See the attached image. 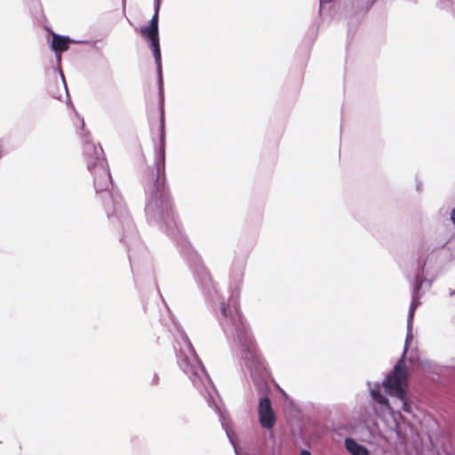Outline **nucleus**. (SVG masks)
Returning a JSON list of instances; mask_svg holds the SVG:
<instances>
[{
  "mask_svg": "<svg viewBox=\"0 0 455 455\" xmlns=\"http://www.w3.org/2000/svg\"><path fill=\"white\" fill-rule=\"evenodd\" d=\"M406 362L411 367L423 368L425 362L419 360L421 364H411L408 356L403 357L397 362L392 372H390L382 384L368 382L370 395L374 402L383 406L388 412V416L383 418V422L391 435H395V442L399 444H405L408 439L413 435L414 430L412 425L406 420L399 411H395L389 404L387 396L381 393L384 387L385 392L390 396L395 397L402 402V409L407 413L411 412V403L407 399L408 387V367Z\"/></svg>",
  "mask_w": 455,
  "mask_h": 455,
  "instance_id": "f257e3e1",
  "label": "nucleus"
},
{
  "mask_svg": "<svg viewBox=\"0 0 455 455\" xmlns=\"http://www.w3.org/2000/svg\"><path fill=\"white\" fill-rule=\"evenodd\" d=\"M220 307L222 315L220 323L223 331L228 339L233 340L253 381L256 384L264 383L268 377L265 362L259 355L254 339L236 303L227 302L220 298Z\"/></svg>",
  "mask_w": 455,
  "mask_h": 455,
  "instance_id": "f03ea898",
  "label": "nucleus"
},
{
  "mask_svg": "<svg viewBox=\"0 0 455 455\" xmlns=\"http://www.w3.org/2000/svg\"><path fill=\"white\" fill-rule=\"evenodd\" d=\"M175 348L180 368L189 378L195 387L200 391L202 395L207 401L208 405L213 408L219 415L221 426L232 443L236 455H240L236 448L235 433L232 428L231 420L219 405L217 391L212 386V383L202 365L201 361L185 333H179L177 347H175Z\"/></svg>",
  "mask_w": 455,
  "mask_h": 455,
  "instance_id": "7ed1b4c3",
  "label": "nucleus"
},
{
  "mask_svg": "<svg viewBox=\"0 0 455 455\" xmlns=\"http://www.w3.org/2000/svg\"><path fill=\"white\" fill-rule=\"evenodd\" d=\"M155 164L156 179L150 180L146 187L145 212L147 218L151 222L164 223L169 228L173 227L178 229L170 195L162 175L164 169V149L163 147H159L156 150Z\"/></svg>",
  "mask_w": 455,
  "mask_h": 455,
  "instance_id": "20e7f679",
  "label": "nucleus"
},
{
  "mask_svg": "<svg viewBox=\"0 0 455 455\" xmlns=\"http://www.w3.org/2000/svg\"><path fill=\"white\" fill-rule=\"evenodd\" d=\"M84 151L87 159L88 169L93 175L96 192L108 193L113 184L109 170L102 156V148L86 140Z\"/></svg>",
  "mask_w": 455,
  "mask_h": 455,
  "instance_id": "39448f33",
  "label": "nucleus"
},
{
  "mask_svg": "<svg viewBox=\"0 0 455 455\" xmlns=\"http://www.w3.org/2000/svg\"><path fill=\"white\" fill-rule=\"evenodd\" d=\"M161 0H155V13L148 26L141 27L139 31L141 36L147 38L150 43V47L157 66V72L159 79H162V64H161V51L158 36V13L160 9Z\"/></svg>",
  "mask_w": 455,
  "mask_h": 455,
  "instance_id": "423d86ee",
  "label": "nucleus"
},
{
  "mask_svg": "<svg viewBox=\"0 0 455 455\" xmlns=\"http://www.w3.org/2000/svg\"><path fill=\"white\" fill-rule=\"evenodd\" d=\"M419 298L418 296V291H414V293L412 295V299L411 302V306L409 308L408 313V319H407V335L405 339V344H404V350L403 355L404 356H408V360L411 364L414 363H422L419 362V356L417 349L412 347V341H413V334H412V322L414 317V313L416 311V308L419 305Z\"/></svg>",
  "mask_w": 455,
  "mask_h": 455,
  "instance_id": "0eeeda50",
  "label": "nucleus"
},
{
  "mask_svg": "<svg viewBox=\"0 0 455 455\" xmlns=\"http://www.w3.org/2000/svg\"><path fill=\"white\" fill-rule=\"evenodd\" d=\"M105 207L108 217L111 221H114V218H116L120 220L122 225H126L127 227L131 226L132 222L130 217L123 200L119 196L109 194V200L105 201Z\"/></svg>",
  "mask_w": 455,
  "mask_h": 455,
  "instance_id": "6e6552de",
  "label": "nucleus"
},
{
  "mask_svg": "<svg viewBox=\"0 0 455 455\" xmlns=\"http://www.w3.org/2000/svg\"><path fill=\"white\" fill-rule=\"evenodd\" d=\"M259 419L262 427L271 429L275 423V415L271 402L267 397H261L259 401Z\"/></svg>",
  "mask_w": 455,
  "mask_h": 455,
  "instance_id": "1a4fd4ad",
  "label": "nucleus"
},
{
  "mask_svg": "<svg viewBox=\"0 0 455 455\" xmlns=\"http://www.w3.org/2000/svg\"><path fill=\"white\" fill-rule=\"evenodd\" d=\"M69 43H79L78 41H75L70 39L68 36H60L58 34H52V40L51 43V48L53 52H55L57 55V61L60 62L61 60V52L67 51L68 49Z\"/></svg>",
  "mask_w": 455,
  "mask_h": 455,
  "instance_id": "9d476101",
  "label": "nucleus"
},
{
  "mask_svg": "<svg viewBox=\"0 0 455 455\" xmlns=\"http://www.w3.org/2000/svg\"><path fill=\"white\" fill-rule=\"evenodd\" d=\"M344 445L350 455H370V451L354 438H346L344 440Z\"/></svg>",
  "mask_w": 455,
  "mask_h": 455,
  "instance_id": "9b49d317",
  "label": "nucleus"
},
{
  "mask_svg": "<svg viewBox=\"0 0 455 455\" xmlns=\"http://www.w3.org/2000/svg\"><path fill=\"white\" fill-rule=\"evenodd\" d=\"M195 258L196 259V267H197V272H196V277L199 278L201 277V282H210L211 281V278H210V275L207 272V270L204 268V266L201 265V262L197 257V255H195Z\"/></svg>",
  "mask_w": 455,
  "mask_h": 455,
  "instance_id": "f8f14e48",
  "label": "nucleus"
},
{
  "mask_svg": "<svg viewBox=\"0 0 455 455\" xmlns=\"http://www.w3.org/2000/svg\"><path fill=\"white\" fill-rule=\"evenodd\" d=\"M160 383V377L157 373H154L152 379H151V385L156 386Z\"/></svg>",
  "mask_w": 455,
  "mask_h": 455,
  "instance_id": "ddd939ff",
  "label": "nucleus"
},
{
  "mask_svg": "<svg viewBox=\"0 0 455 455\" xmlns=\"http://www.w3.org/2000/svg\"><path fill=\"white\" fill-rule=\"evenodd\" d=\"M416 282H417V290L419 289V287L423 284L424 279L422 278V275L419 274L416 275Z\"/></svg>",
  "mask_w": 455,
  "mask_h": 455,
  "instance_id": "4468645a",
  "label": "nucleus"
},
{
  "mask_svg": "<svg viewBox=\"0 0 455 455\" xmlns=\"http://www.w3.org/2000/svg\"><path fill=\"white\" fill-rule=\"evenodd\" d=\"M451 221L453 222V224L455 225V207L452 209L451 211Z\"/></svg>",
  "mask_w": 455,
  "mask_h": 455,
  "instance_id": "2eb2a0df",
  "label": "nucleus"
},
{
  "mask_svg": "<svg viewBox=\"0 0 455 455\" xmlns=\"http://www.w3.org/2000/svg\"><path fill=\"white\" fill-rule=\"evenodd\" d=\"M60 76H61V79H62V82H63L64 89L66 91V93L68 94L66 84H65V81H64V75L61 72H60Z\"/></svg>",
  "mask_w": 455,
  "mask_h": 455,
  "instance_id": "dca6fc26",
  "label": "nucleus"
},
{
  "mask_svg": "<svg viewBox=\"0 0 455 455\" xmlns=\"http://www.w3.org/2000/svg\"><path fill=\"white\" fill-rule=\"evenodd\" d=\"M299 455H312L308 451L303 450Z\"/></svg>",
  "mask_w": 455,
  "mask_h": 455,
  "instance_id": "f3484780",
  "label": "nucleus"
}]
</instances>
